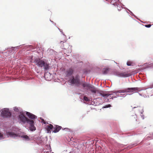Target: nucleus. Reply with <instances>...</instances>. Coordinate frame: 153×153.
<instances>
[{
	"mask_svg": "<svg viewBox=\"0 0 153 153\" xmlns=\"http://www.w3.org/2000/svg\"><path fill=\"white\" fill-rule=\"evenodd\" d=\"M80 76L78 74L75 76H72L68 80V82L71 85H75L79 87L82 85L83 88L88 90L91 88H94V87L89 83H87L85 82L81 79Z\"/></svg>",
	"mask_w": 153,
	"mask_h": 153,
	"instance_id": "f257e3e1",
	"label": "nucleus"
},
{
	"mask_svg": "<svg viewBox=\"0 0 153 153\" xmlns=\"http://www.w3.org/2000/svg\"><path fill=\"white\" fill-rule=\"evenodd\" d=\"M94 87V88H91L90 90V91L95 94L97 93V96H101L104 97V98H106L108 97V91H104L101 90H98L97 88L95 86L93 85Z\"/></svg>",
	"mask_w": 153,
	"mask_h": 153,
	"instance_id": "f03ea898",
	"label": "nucleus"
},
{
	"mask_svg": "<svg viewBox=\"0 0 153 153\" xmlns=\"http://www.w3.org/2000/svg\"><path fill=\"white\" fill-rule=\"evenodd\" d=\"M153 88V83L149 87L142 89L141 88L138 87H131L126 88L127 92H133V93H137V92L143 90H146L149 88Z\"/></svg>",
	"mask_w": 153,
	"mask_h": 153,
	"instance_id": "7ed1b4c3",
	"label": "nucleus"
},
{
	"mask_svg": "<svg viewBox=\"0 0 153 153\" xmlns=\"http://www.w3.org/2000/svg\"><path fill=\"white\" fill-rule=\"evenodd\" d=\"M1 116L3 118H8L11 117L12 114L9 111V108H4L0 111Z\"/></svg>",
	"mask_w": 153,
	"mask_h": 153,
	"instance_id": "20e7f679",
	"label": "nucleus"
},
{
	"mask_svg": "<svg viewBox=\"0 0 153 153\" xmlns=\"http://www.w3.org/2000/svg\"><path fill=\"white\" fill-rule=\"evenodd\" d=\"M17 118L18 122L19 123H22L23 124L26 123L28 119L24 116L22 111L20 112Z\"/></svg>",
	"mask_w": 153,
	"mask_h": 153,
	"instance_id": "39448f33",
	"label": "nucleus"
},
{
	"mask_svg": "<svg viewBox=\"0 0 153 153\" xmlns=\"http://www.w3.org/2000/svg\"><path fill=\"white\" fill-rule=\"evenodd\" d=\"M26 123L29 124V128L31 131H33L36 130V128L34 126L35 123L34 120H30L28 119Z\"/></svg>",
	"mask_w": 153,
	"mask_h": 153,
	"instance_id": "423d86ee",
	"label": "nucleus"
},
{
	"mask_svg": "<svg viewBox=\"0 0 153 153\" xmlns=\"http://www.w3.org/2000/svg\"><path fill=\"white\" fill-rule=\"evenodd\" d=\"M44 59H42L38 58H35L34 59V62L39 67L42 68V65L45 61Z\"/></svg>",
	"mask_w": 153,
	"mask_h": 153,
	"instance_id": "0eeeda50",
	"label": "nucleus"
},
{
	"mask_svg": "<svg viewBox=\"0 0 153 153\" xmlns=\"http://www.w3.org/2000/svg\"><path fill=\"white\" fill-rule=\"evenodd\" d=\"M114 74L115 75L121 77H126L131 76L130 74L126 73V72L120 73L119 72H114Z\"/></svg>",
	"mask_w": 153,
	"mask_h": 153,
	"instance_id": "6e6552de",
	"label": "nucleus"
},
{
	"mask_svg": "<svg viewBox=\"0 0 153 153\" xmlns=\"http://www.w3.org/2000/svg\"><path fill=\"white\" fill-rule=\"evenodd\" d=\"M45 71H47L50 68V64L48 63L47 61L45 60L43 63V65L42 66Z\"/></svg>",
	"mask_w": 153,
	"mask_h": 153,
	"instance_id": "1a4fd4ad",
	"label": "nucleus"
},
{
	"mask_svg": "<svg viewBox=\"0 0 153 153\" xmlns=\"http://www.w3.org/2000/svg\"><path fill=\"white\" fill-rule=\"evenodd\" d=\"M26 114L30 120H34L37 118V116L30 112L26 111Z\"/></svg>",
	"mask_w": 153,
	"mask_h": 153,
	"instance_id": "9d476101",
	"label": "nucleus"
},
{
	"mask_svg": "<svg viewBox=\"0 0 153 153\" xmlns=\"http://www.w3.org/2000/svg\"><path fill=\"white\" fill-rule=\"evenodd\" d=\"M74 70L72 68H69L65 72L66 76L67 77H68L69 76H72L74 74Z\"/></svg>",
	"mask_w": 153,
	"mask_h": 153,
	"instance_id": "9b49d317",
	"label": "nucleus"
},
{
	"mask_svg": "<svg viewBox=\"0 0 153 153\" xmlns=\"http://www.w3.org/2000/svg\"><path fill=\"white\" fill-rule=\"evenodd\" d=\"M19 137H20L22 138V140L25 141H28L30 140V138L26 134H24L23 132H22Z\"/></svg>",
	"mask_w": 153,
	"mask_h": 153,
	"instance_id": "f8f14e48",
	"label": "nucleus"
},
{
	"mask_svg": "<svg viewBox=\"0 0 153 153\" xmlns=\"http://www.w3.org/2000/svg\"><path fill=\"white\" fill-rule=\"evenodd\" d=\"M94 102H96V105H99L102 104L103 102L102 98L98 97L93 100Z\"/></svg>",
	"mask_w": 153,
	"mask_h": 153,
	"instance_id": "ddd939ff",
	"label": "nucleus"
},
{
	"mask_svg": "<svg viewBox=\"0 0 153 153\" xmlns=\"http://www.w3.org/2000/svg\"><path fill=\"white\" fill-rule=\"evenodd\" d=\"M12 131L18 137H19V135L22 132L19 130V129L16 128H13L12 129Z\"/></svg>",
	"mask_w": 153,
	"mask_h": 153,
	"instance_id": "4468645a",
	"label": "nucleus"
},
{
	"mask_svg": "<svg viewBox=\"0 0 153 153\" xmlns=\"http://www.w3.org/2000/svg\"><path fill=\"white\" fill-rule=\"evenodd\" d=\"M53 128L54 129V130L53 131V132L55 133H56L58 132L60 129H62V128L60 126L55 125H54V126L53 127Z\"/></svg>",
	"mask_w": 153,
	"mask_h": 153,
	"instance_id": "2eb2a0df",
	"label": "nucleus"
},
{
	"mask_svg": "<svg viewBox=\"0 0 153 153\" xmlns=\"http://www.w3.org/2000/svg\"><path fill=\"white\" fill-rule=\"evenodd\" d=\"M53 128V125L51 124H50L49 125H47L45 128L46 131L48 133H51V130Z\"/></svg>",
	"mask_w": 153,
	"mask_h": 153,
	"instance_id": "dca6fc26",
	"label": "nucleus"
},
{
	"mask_svg": "<svg viewBox=\"0 0 153 153\" xmlns=\"http://www.w3.org/2000/svg\"><path fill=\"white\" fill-rule=\"evenodd\" d=\"M108 1L109 2L113 5L116 6L118 3H120L119 0H108Z\"/></svg>",
	"mask_w": 153,
	"mask_h": 153,
	"instance_id": "f3484780",
	"label": "nucleus"
},
{
	"mask_svg": "<svg viewBox=\"0 0 153 153\" xmlns=\"http://www.w3.org/2000/svg\"><path fill=\"white\" fill-rule=\"evenodd\" d=\"M124 5L121 3L120 1V3H119L116 5L117 6V10L118 11H120L121 10V8L124 9V7H123L122 6H124Z\"/></svg>",
	"mask_w": 153,
	"mask_h": 153,
	"instance_id": "a211bd4d",
	"label": "nucleus"
},
{
	"mask_svg": "<svg viewBox=\"0 0 153 153\" xmlns=\"http://www.w3.org/2000/svg\"><path fill=\"white\" fill-rule=\"evenodd\" d=\"M8 135L10 137L13 138H15L16 137H18L17 135H16L14 133H13L12 131H9L8 132Z\"/></svg>",
	"mask_w": 153,
	"mask_h": 153,
	"instance_id": "6ab92c4d",
	"label": "nucleus"
},
{
	"mask_svg": "<svg viewBox=\"0 0 153 153\" xmlns=\"http://www.w3.org/2000/svg\"><path fill=\"white\" fill-rule=\"evenodd\" d=\"M127 92L126 88H125L124 89L117 90L116 91V92H115V94L117 95V94L118 93H124Z\"/></svg>",
	"mask_w": 153,
	"mask_h": 153,
	"instance_id": "aec40b11",
	"label": "nucleus"
},
{
	"mask_svg": "<svg viewBox=\"0 0 153 153\" xmlns=\"http://www.w3.org/2000/svg\"><path fill=\"white\" fill-rule=\"evenodd\" d=\"M110 71V69L109 68H104L102 69V73L103 75H106Z\"/></svg>",
	"mask_w": 153,
	"mask_h": 153,
	"instance_id": "412c9836",
	"label": "nucleus"
},
{
	"mask_svg": "<svg viewBox=\"0 0 153 153\" xmlns=\"http://www.w3.org/2000/svg\"><path fill=\"white\" fill-rule=\"evenodd\" d=\"M124 9L126 10V11L127 13H130L131 16H134V17H136V16L130 10L125 7H124Z\"/></svg>",
	"mask_w": 153,
	"mask_h": 153,
	"instance_id": "4be33fe9",
	"label": "nucleus"
},
{
	"mask_svg": "<svg viewBox=\"0 0 153 153\" xmlns=\"http://www.w3.org/2000/svg\"><path fill=\"white\" fill-rule=\"evenodd\" d=\"M13 110L15 112H18L19 113L20 112L22 111V109L20 108H18L17 107L15 106L13 108Z\"/></svg>",
	"mask_w": 153,
	"mask_h": 153,
	"instance_id": "5701e85b",
	"label": "nucleus"
},
{
	"mask_svg": "<svg viewBox=\"0 0 153 153\" xmlns=\"http://www.w3.org/2000/svg\"><path fill=\"white\" fill-rule=\"evenodd\" d=\"M23 45H20L14 47H11V48H10V50H11V51H16L17 49L19 48L21 46H22Z\"/></svg>",
	"mask_w": 153,
	"mask_h": 153,
	"instance_id": "b1692460",
	"label": "nucleus"
},
{
	"mask_svg": "<svg viewBox=\"0 0 153 153\" xmlns=\"http://www.w3.org/2000/svg\"><path fill=\"white\" fill-rule=\"evenodd\" d=\"M126 64L128 66H133L134 65V63L132 61H128L127 62Z\"/></svg>",
	"mask_w": 153,
	"mask_h": 153,
	"instance_id": "393cba45",
	"label": "nucleus"
},
{
	"mask_svg": "<svg viewBox=\"0 0 153 153\" xmlns=\"http://www.w3.org/2000/svg\"><path fill=\"white\" fill-rule=\"evenodd\" d=\"M115 92H116V91H108L107 94L108 95V97L110 95H113V94H115Z\"/></svg>",
	"mask_w": 153,
	"mask_h": 153,
	"instance_id": "a878e982",
	"label": "nucleus"
},
{
	"mask_svg": "<svg viewBox=\"0 0 153 153\" xmlns=\"http://www.w3.org/2000/svg\"><path fill=\"white\" fill-rule=\"evenodd\" d=\"M62 130H65V131L68 132H72V130L67 128H62Z\"/></svg>",
	"mask_w": 153,
	"mask_h": 153,
	"instance_id": "bb28decb",
	"label": "nucleus"
},
{
	"mask_svg": "<svg viewBox=\"0 0 153 153\" xmlns=\"http://www.w3.org/2000/svg\"><path fill=\"white\" fill-rule=\"evenodd\" d=\"M47 148L48 149H49V151H45L44 152L45 153H50L49 152H51V146H47Z\"/></svg>",
	"mask_w": 153,
	"mask_h": 153,
	"instance_id": "cd10ccee",
	"label": "nucleus"
},
{
	"mask_svg": "<svg viewBox=\"0 0 153 153\" xmlns=\"http://www.w3.org/2000/svg\"><path fill=\"white\" fill-rule=\"evenodd\" d=\"M111 106V104H107L105 105L104 106H103L102 107V108H108L110 107Z\"/></svg>",
	"mask_w": 153,
	"mask_h": 153,
	"instance_id": "c85d7f7f",
	"label": "nucleus"
},
{
	"mask_svg": "<svg viewBox=\"0 0 153 153\" xmlns=\"http://www.w3.org/2000/svg\"><path fill=\"white\" fill-rule=\"evenodd\" d=\"M83 100L84 101H85L86 102H88L90 101L89 99L88 98L85 96H84L83 97Z\"/></svg>",
	"mask_w": 153,
	"mask_h": 153,
	"instance_id": "c756f323",
	"label": "nucleus"
},
{
	"mask_svg": "<svg viewBox=\"0 0 153 153\" xmlns=\"http://www.w3.org/2000/svg\"><path fill=\"white\" fill-rule=\"evenodd\" d=\"M151 139H153V137L152 136H148L146 137H145L144 138V140H149Z\"/></svg>",
	"mask_w": 153,
	"mask_h": 153,
	"instance_id": "7c9ffc66",
	"label": "nucleus"
},
{
	"mask_svg": "<svg viewBox=\"0 0 153 153\" xmlns=\"http://www.w3.org/2000/svg\"><path fill=\"white\" fill-rule=\"evenodd\" d=\"M121 96L119 95V94H117V95H116V96H112L110 98V99H111L112 100H113L114 98H117L119 97H121Z\"/></svg>",
	"mask_w": 153,
	"mask_h": 153,
	"instance_id": "2f4dec72",
	"label": "nucleus"
},
{
	"mask_svg": "<svg viewBox=\"0 0 153 153\" xmlns=\"http://www.w3.org/2000/svg\"><path fill=\"white\" fill-rule=\"evenodd\" d=\"M58 28V29L59 30L60 32H61L62 33V34L63 35H64L65 36V37H66V36L65 35L64 33L62 31V29H59V28H58Z\"/></svg>",
	"mask_w": 153,
	"mask_h": 153,
	"instance_id": "473e14b6",
	"label": "nucleus"
},
{
	"mask_svg": "<svg viewBox=\"0 0 153 153\" xmlns=\"http://www.w3.org/2000/svg\"><path fill=\"white\" fill-rule=\"evenodd\" d=\"M131 94H119L120 96H121L120 97H126V96L127 95H131Z\"/></svg>",
	"mask_w": 153,
	"mask_h": 153,
	"instance_id": "72a5a7b5",
	"label": "nucleus"
},
{
	"mask_svg": "<svg viewBox=\"0 0 153 153\" xmlns=\"http://www.w3.org/2000/svg\"><path fill=\"white\" fill-rule=\"evenodd\" d=\"M142 111L141 112V113H140L141 114H140V115L141 116L142 119H144V115L143 114V109H142Z\"/></svg>",
	"mask_w": 153,
	"mask_h": 153,
	"instance_id": "f704fd0d",
	"label": "nucleus"
},
{
	"mask_svg": "<svg viewBox=\"0 0 153 153\" xmlns=\"http://www.w3.org/2000/svg\"><path fill=\"white\" fill-rule=\"evenodd\" d=\"M144 26L146 27L149 28L152 25L150 24L145 25Z\"/></svg>",
	"mask_w": 153,
	"mask_h": 153,
	"instance_id": "c9c22d12",
	"label": "nucleus"
},
{
	"mask_svg": "<svg viewBox=\"0 0 153 153\" xmlns=\"http://www.w3.org/2000/svg\"><path fill=\"white\" fill-rule=\"evenodd\" d=\"M4 139L3 135L0 133V140H2Z\"/></svg>",
	"mask_w": 153,
	"mask_h": 153,
	"instance_id": "e433bc0d",
	"label": "nucleus"
},
{
	"mask_svg": "<svg viewBox=\"0 0 153 153\" xmlns=\"http://www.w3.org/2000/svg\"><path fill=\"white\" fill-rule=\"evenodd\" d=\"M40 119L42 120V123H43L44 124H46L48 123H47L46 122H45L43 118H40Z\"/></svg>",
	"mask_w": 153,
	"mask_h": 153,
	"instance_id": "4c0bfd02",
	"label": "nucleus"
},
{
	"mask_svg": "<svg viewBox=\"0 0 153 153\" xmlns=\"http://www.w3.org/2000/svg\"><path fill=\"white\" fill-rule=\"evenodd\" d=\"M50 21L55 26H56V24L54 23L53 21H51V19H50Z\"/></svg>",
	"mask_w": 153,
	"mask_h": 153,
	"instance_id": "58836bf2",
	"label": "nucleus"
},
{
	"mask_svg": "<svg viewBox=\"0 0 153 153\" xmlns=\"http://www.w3.org/2000/svg\"><path fill=\"white\" fill-rule=\"evenodd\" d=\"M46 74H44V77H45V79L46 80H47V81H49V79H46Z\"/></svg>",
	"mask_w": 153,
	"mask_h": 153,
	"instance_id": "ea45409f",
	"label": "nucleus"
},
{
	"mask_svg": "<svg viewBox=\"0 0 153 153\" xmlns=\"http://www.w3.org/2000/svg\"><path fill=\"white\" fill-rule=\"evenodd\" d=\"M131 145L132 146H131L130 147H129L130 148H131L133 147L134 146L136 145V144L135 143V144H131Z\"/></svg>",
	"mask_w": 153,
	"mask_h": 153,
	"instance_id": "a19ab883",
	"label": "nucleus"
},
{
	"mask_svg": "<svg viewBox=\"0 0 153 153\" xmlns=\"http://www.w3.org/2000/svg\"><path fill=\"white\" fill-rule=\"evenodd\" d=\"M29 46L30 48H32L33 49H35L34 47L33 46H32V45H29Z\"/></svg>",
	"mask_w": 153,
	"mask_h": 153,
	"instance_id": "79ce46f5",
	"label": "nucleus"
},
{
	"mask_svg": "<svg viewBox=\"0 0 153 153\" xmlns=\"http://www.w3.org/2000/svg\"><path fill=\"white\" fill-rule=\"evenodd\" d=\"M137 93L140 96H142L143 95L142 94L139 93L138 92H137Z\"/></svg>",
	"mask_w": 153,
	"mask_h": 153,
	"instance_id": "37998d69",
	"label": "nucleus"
},
{
	"mask_svg": "<svg viewBox=\"0 0 153 153\" xmlns=\"http://www.w3.org/2000/svg\"><path fill=\"white\" fill-rule=\"evenodd\" d=\"M105 100H105L106 102H108L109 101V99H107Z\"/></svg>",
	"mask_w": 153,
	"mask_h": 153,
	"instance_id": "c03bdc74",
	"label": "nucleus"
},
{
	"mask_svg": "<svg viewBox=\"0 0 153 153\" xmlns=\"http://www.w3.org/2000/svg\"><path fill=\"white\" fill-rule=\"evenodd\" d=\"M149 66L148 65V66H146V67L144 69H146V68H149Z\"/></svg>",
	"mask_w": 153,
	"mask_h": 153,
	"instance_id": "a18cd8bd",
	"label": "nucleus"
},
{
	"mask_svg": "<svg viewBox=\"0 0 153 153\" xmlns=\"http://www.w3.org/2000/svg\"><path fill=\"white\" fill-rule=\"evenodd\" d=\"M65 42H64L63 41H61L60 42V43L61 44L62 43H65Z\"/></svg>",
	"mask_w": 153,
	"mask_h": 153,
	"instance_id": "49530a36",
	"label": "nucleus"
},
{
	"mask_svg": "<svg viewBox=\"0 0 153 153\" xmlns=\"http://www.w3.org/2000/svg\"><path fill=\"white\" fill-rule=\"evenodd\" d=\"M136 19H137L138 20H140V19L138 18L136 16V17H135Z\"/></svg>",
	"mask_w": 153,
	"mask_h": 153,
	"instance_id": "de8ad7c7",
	"label": "nucleus"
},
{
	"mask_svg": "<svg viewBox=\"0 0 153 153\" xmlns=\"http://www.w3.org/2000/svg\"><path fill=\"white\" fill-rule=\"evenodd\" d=\"M133 116V117H134V118H135V116H136H136H136V115H133V116Z\"/></svg>",
	"mask_w": 153,
	"mask_h": 153,
	"instance_id": "09e8293b",
	"label": "nucleus"
},
{
	"mask_svg": "<svg viewBox=\"0 0 153 153\" xmlns=\"http://www.w3.org/2000/svg\"><path fill=\"white\" fill-rule=\"evenodd\" d=\"M50 51L53 52V50H52V49H51V50H50Z\"/></svg>",
	"mask_w": 153,
	"mask_h": 153,
	"instance_id": "8fccbe9b",
	"label": "nucleus"
},
{
	"mask_svg": "<svg viewBox=\"0 0 153 153\" xmlns=\"http://www.w3.org/2000/svg\"><path fill=\"white\" fill-rule=\"evenodd\" d=\"M136 108V107H133V108Z\"/></svg>",
	"mask_w": 153,
	"mask_h": 153,
	"instance_id": "3c124183",
	"label": "nucleus"
},
{
	"mask_svg": "<svg viewBox=\"0 0 153 153\" xmlns=\"http://www.w3.org/2000/svg\"><path fill=\"white\" fill-rule=\"evenodd\" d=\"M143 96L145 97V96H146V95H145L144 96Z\"/></svg>",
	"mask_w": 153,
	"mask_h": 153,
	"instance_id": "603ef678",
	"label": "nucleus"
},
{
	"mask_svg": "<svg viewBox=\"0 0 153 153\" xmlns=\"http://www.w3.org/2000/svg\"><path fill=\"white\" fill-rule=\"evenodd\" d=\"M148 91H148V90L146 91H147V92H148Z\"/></svg>",
	"mask_w": 153,
	"mask_h": 153,
	"instance_id": "864d4df0",
	"label": "nucleus"
},
{
	"mask_svg": "<svg viewBox=\"0 0 153 153\" xmlns=\"http://www.w3.org/2000/svg\"><path fill=\"white\" fill-rule=\"evenodd\" d=\"M152 135L153 136V133H152Z\"/></svg>",
	"mask_w": 153,
	"mask_h": 153,
	"instance_id": "5fc2aeb1",
	"label": "nucleus"
},
{
	"mask_svg": "<svg viewBox=\"0 0 153 153\" xmlns=\"http://www.w3.org/2000/svg\"><path fill=\"white\" fill-rule=\"evenodd\" d=\"M136 121H137V119H136Z\"/></svg>",
	"mask_w": 153,
	"mask_h": 153,
	"instance_id": "6e6d98bb",
	"label": "nucleus"
},
{
	"mask_svg": "<svg viewBox=\"0 0 153 153\" xmlns=\"http://www.w3.org/2000/svg\"><path fill=\"white\" fill-rule=\"evenodd\" d=\"M51 153H53V152H52Z\"/></svg>",
	"mask_w": 153,
	"mask_h": 153,
	"instance_id": "4d7b16f0",
	"label": "nucleus"
}]
</instances>
